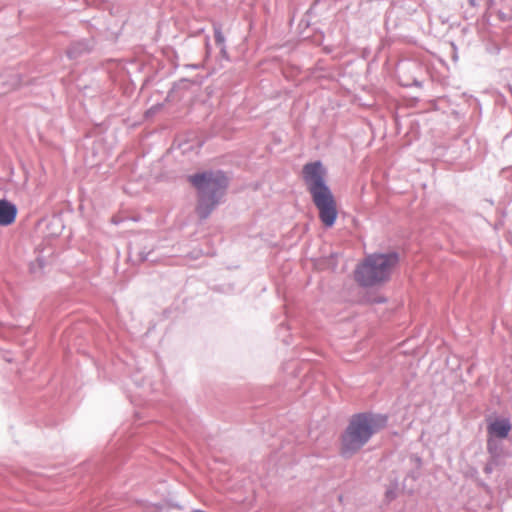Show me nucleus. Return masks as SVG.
<instances>
[{
  "label": "nucleus",
  "mask_w": 512,
  "mask_h": 512,
  "mask_svg": "<svg viewBox=\"0 0 512 512\" xmlns=\"http://www.w3.org/2000/svg\"><path fill=\"white\" fill-rule=\"evenodd\" d=\"M387 424V417L380 414L360 413L352 416L341 436V454L350 456L360 450L372 437Z\"/></svg>",
  "instance_id": "obj_1"
},
{
  "label": "nucleus",
  "mask_w": 512,
  "mask_h": 512,
  "mask_svg": "<svg viewBox=\"0 0 512 512\" xmlns=\"http://www.w3.org/2000/svg\"><path fill=\"white\" fill-rule=\"evenodd\" d=\"M188 180L198 192L196 211L201 218H206L224 195L228 178L221 171H207L191 175Z\"/></svg>",
  "instance_id": "obj_2"
},
{
  "label": "nucleus",
  "mask_w": 512,
  "mask_h": 512,
  "mask_svg": "<svg viewBox=\"0 0 512 512\" xmlns=\"http://www.w3.org/2000/svg\"><path fill=\"white\" fill-rule=\"evenodd\" d=\"M398 263L395 253L373 254L357 267L355 279L362 286H374L387 281Z\"/></svg>",
  "instance_id": "obj_3"
},
{
  "label": "nucleus",
  "mask_w": 512,
  "mask_h": 512,
  "mask_svg": "<svg viewBox=\"0 0 512 512\" xmlns=\"http://www.w3.org/2000/svg\"><path fill=\"white\" fill-rule=\"evenodd\" d=\"M319 211V218L324 226L332 227L336 222L338 211L336 200L330 190L312 196Z\"/></svg>",
  "instance_id": "obj_4"
},
{
  "label": "nucleus",
  "mask_w": 512,
  "mask_h": 512,
  "mask_svg": "<svg viewBox=\"0 0 512 512\" xmlns=\"http://www.w3.org/2000/svg\"><path fill=\"white\" fill-rule=\"evenodd\" d=\"M325 169L320 162L304 165L303 179L311 196L330 190L325 184Z\"/></svg>",
  "instance_id": "obj_5"
},
{
  "label": "nucleus",
  "mask_w": 512,
  "mask_h": 512,
  "mask_svg": "<svg viewBox=\"0 0 512 512\" xmlns=\"http://www.w3.org/2000/svg\"><path fill=\"white\" fill-rule=\"evenodd\" d=\"M18 209L8 200H0V226H10L16 221Z\"/></svg>",
  "instance_id": "obj_6"
},
{
  "label": "nucleus",
  "mask_w": 512,
  "mask_h": 512,
  "mask_svg": "<svg viewBox=\"0 0 512 512\" xmlns=\"http://www.w3.org/2000/svg\"><path fill=\"white\" fill-rule=\"evenodd\" d=\"M511 430V424L507 419L495 420L488 426V433L497 438H506Z\"/></svg>",
  "instance_id": "obj_7"
},
{
  "label": "nucleus",
  "mask_w": 512,
  "mask_h": 512,
  "mask_svg": "<svg viewBox=\"0 0 512 512\" xmlns=\"http://www.w3.org/2000/svg\"><path fill=\"white\" fill-rule=\"evenodd\" d=\"M216 40L219 41V40H222V37L221 35L219 34L218 36H216Z\"/></svg>",
  "instance_id": "obj_8"
}]
</instances>
